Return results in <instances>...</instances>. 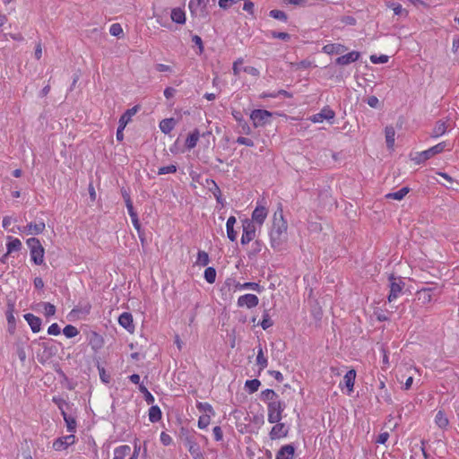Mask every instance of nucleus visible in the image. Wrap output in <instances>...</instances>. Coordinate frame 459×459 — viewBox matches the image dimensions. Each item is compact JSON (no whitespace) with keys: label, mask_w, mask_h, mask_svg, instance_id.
Listing matches in <instances>:
<instances>
[{"label":"nucleus","mask_w":459,"mask_h":459,"mask_svg":"<svg viewBox=\"0 0 459 459\" xmlns=\"http://www.w3.org/2000/svg\"><path fill=\"white\" fill-rule=\"evenodd\" d=\"M288 223L283 216L281 206L273 214L272 229L269 232L271 247L278 249L287 239Z\"/></svg>","instance_id":"obj_1"},{"label":"nucleus","mask_w":459,"mask_h":459,"mask_svg":"<svg viewBox=\"0 0 459 459\" xmlns=\"http://www.w3.org/2000/svg\"><path fill=\"white\" fill-rule=\"evenodd\" d=\"M446 148L448 151H451L453 149V145H450L446 141L438 143L437 144L430 147L428 150L416 152L414 156L411 157V160L414 161L415 164L423 163L424 161L429 160L434 155L443 152Z\"/></svg>","instance_id":"obj_2"},{"label":"nucleus","mask_w":459,"mask_h":459,"mask_svg":"<svg viewBox=\"0 0 459 459\" xmlns=\"http://www.w3.org/2000/svg\"><path fill=\"white\" fill-rule=\"evenodd\" d=\"M28 247L30 248V260L36 265H41L44 264L45 249L37 238H28L26 241Z\"/></svg>","instance_id":"obj_3"},{"label":"nucleus","mask_w":459,"mask_h":459,"mask_svg":"<svg viewBox=\"0 0 459 459\" xmlns=\"http://www.w3.org/2000/svg\"><path fill=\"white\" fill-rule=\"evenodd\" d=\"M268 216V207L267 202L264 197L258 199L255 203V208L252 212L251 219L249 221H253V224L258 227H262V225L266 221Z\"/></svg>","instance_id":"obj_4"},{"label":"nucleus","mask_w":459,"mask_h":459,"mask_svg":"<svg viewBox=\"0 0 459 459\" xmlns=\"http://www.w3.org/2000/svg\"><path fill=\"white\" fill-rule=\"evenodd\" d=\"M389 281V294L387 299L389 302H393L396 300L402 294L403 290L405 286V283L402 277L396 276L394 273H391L388 276Z\"/></svg>","instance_id":"obj_5"},{"label":"nucleus","mask_w":459,"mask_h":459,"mask_svg":"<svg viewBox=\"0 0 459 459\" xmlns=\"http://www.w3.org/2000/svg\"><path fill=\"white\" fill-rule=\"evenodd\" d=\"M286 408L285 403L278 399L277 401H271L267 403V420L270 423L281 421L282 413Z\"/></svg>","instance_id":"obj_6"},{"label":"nucleus","mask_w":459,"mask_h":459,"mask_svg":"<svg viewBox=\"0 0 459 459\" xmlns=\"http://www.w3.org/2000/svg\"><path fill=\"white\" fill-rule=\"evenodd\" d=\"M242 223V235L240 238L241 245L246 246L253 241L256 237V227L249 219H244Z\"/></svg>","instance_id":"obj_7"},{"label":"nucleus","mask_w":459,"mask_h":459,"mask_svg":"<svg viewBox=\"0 0 459 459\" xmlns=\"http://www.w3.org/2000/svg\"><path fill=\"white\" fill-rule=\"evenodd\" d=\"M273 113L265 109H254L250 114L254 127H261L270 122Z\"/></svg>","instance_id":"obj_8"},{"label":"nucleus","mask_w":459,"mask_h":459,"mask_svg":"<svg viewBox=\"0 0 459 459\" xmlns=\"http://www.w3.org/2000/svg\"><path fill=\"white\" fill-rule=\"evenodd\" d=\"M269 432V437L271 440H280L288 437L290 432V427L284 422H274Z\"/></svg>","instance_id":"obj_9"},{"label":"nucleus","mask_w":459,"mask_h":459,"mask_svg":"<svg viewBox=\"0 0 459 459\" xmlns=\"http://www.w3.org/2000/svg\"><path fill=\"white\" fill-rule=\"evenodd\" d=\"M356 377V370L351 368L344 375L342 381L339 385L342 391H343L344 388L346 389L345 393L348 395H350L354 390Z\"/></svg>","instance_id":"obj_10"},{"label":"nucleus","mask_w":459,"mask_h":459,"mask_svg":"<svg viewBox=\"0 0 459 459\" xmlns=\"http://www.w3.org/2000/svg\"><path fill=\"white\" fill-rule=\"evenodd\" d=\"M76 441L74 435H67L54 440L52 447L55 451L60 452L66 450L70 446L74 445Z\"/></svg>","instance_id":"obj_11"},{"label":"nucleus","mask_w":459,"mask_h":459,"mask_svg":"<svg viewBox=\"0 0 459 459\" xmlns=\"http://www.w3.org/2000/svg\"><path fill=\"white\" fill-rule=\"evenodd\" d=\"M335 117L334 111L328 106L324 107L319 113L314 114L309 117L312 123H322L324 120L330 121Z\"/></svg>","instance_id":"obj_12"},{"label":"nucleus","mask_w":459,"mask_h":459,"mask_svg":"<svg viewBox=\"0 0 459 459\" xmlns=\"http://www.w3.org/2000/svg\"><path fill=\"white\" fill-rule=\"evenodd\" d=\"M259 303V299L255 294H244L238 297L237 304L239 307L253 308L255 307Z\"/></svg>","instance_id":"obj_13"},{"label":"nucleus","mask_w":459,"mask_h":459,"mask_svg":"<svg viewBox=\"0 0 459 459\" xmlns=\"http://www.w3.org/2000/svg\"><path fill=\"white\" fill-rule=\"evenodd\" d=\"M118 324L130 333H133L134 332L135 327L134 324L133 316L131 313H122L118 317Z\"/></svg>","instance_id":"obj_14"},{"label":"nucleus","mask_w":459,"mask_h":459,"mask_svg":"<svg viewBox=\"0 0 459 459\" xmlns=\"http://www.w3.org/2000/svg\"><path fill=\"white\" fill-rule=\"evenodd\" d=\"M46 225L43 221H39L37 222H30L22 231L25 232L27 235H39L41 234L45 230Z\"/></svg>","instance_id":"obj_15"},{"label":"nucleus","mask_w":459,"mask_h":459,"mask_svg":"<svg viewBox=\"0 0 459 459\" xmlns=\"http://www.w3.org/2000/svg\"><path fill=\"white\" fill-rule=\"evenodd\" d=\"M360 56L359 52L351 51L348 54L342 55L335 59V64L339 65H347L351 63L356 62Z\"/></svg>","instance_id":"obj_16"},{"label":"nucleus","mask_w":459,"mask_h":459,"mask_svg":"<svg viewBox=\"0 0 459 459\" xmlns=\"http://www.w3.org/2000/svg\"><path fill=\"white\" fill-rule=\"evenodd\" d=\"M295 447L291 444L282 446L276 453L275 459H293Z\"/></svg>","instance_id":"obj_17"},{"label":"nucleus","mask_w":459,"mask_h":459,"mask_svg":"<svg viewBox=\"0 0 459 459\" xmlns=\"http://www.w3.org/2000/svg\"><path fill=\"white\" fill-rule=\"evenodd\" d=\"M24 319L29 324L33 333H39L41 329V319L31 313L24 315Z\"/></svg>","instance_id":"obj_18"},{"label":"nucleus","mask_w":459,"mask_h":459,"mask_svg":"<svg viewBox=\"0 0 459 459\" xmlns=\"http://www.w3.org/2000/svg\"><path fill=\"white\" fill-rule=\"evenodd\" d=\"M323 52L327 55L342 54L347 50L344 45L339 43H331L325 45L322 48Z\"/></svg>","instance_id":"obj_19"},{"label":"nucleus","mask_w":459,"mask_h":459,"mask_svg":"<svg viewBox=\"0 0 459 459\" xmlns=\"http://www.w3.org/2000/svg\"><path fill=\"white\" fill-rule=\"evenodd\" d=\"M186 446L193 459H205L204 455L200 450V446L196 442L187 440Z\"/></svg>","instance_id":"obj_20"},{"label":"nucleus","mask_w":459,"mask_h":459,"mask_svg":"<svg viewBox=\"0 0 459 459\" xmlns=\"http://www.w3.org/2000/svg\"><path fill=\"white\" fill-rule=\"evenodd\" d=\"M131 454V447L128 445H122L114 449L113 459H126Z\"/></svg>","instance_id":"obj_21"},{"label":"nucleus","mask_w":459,"mask_h":459,"mask_svg":"<svg viewBox=\"0 0 459 459\" xmlns=\"http://www.w3.org/2000/svg\"><path fill=\"white\" fill-rule=\"evenodd\" d=\"M200 132L198 129H195L193 132L189 134V135L186 139V147L188 150H192L195 148L199 141Z\"/></svg>","instance_id":"obj_22"},{"label":"nucleus","mask_w":459,"mask_h":459,"mask_svg":"<svg viewBox=\"0 0 459 459\" xmlns=\"http://www.w3.org/2000/svg\"><path fill=\"white\" fill-rule=\"evenodd\" d=\"M446 130H447L446 122L439 120L436 123V125L432 130L431 136L433 138H437L439 136H442L446 134Z\"/></svg>","instance_id":"obj_23"},{"label":"nucleus","mask_w":459,"mask_h":459,"mask_svg":"<svg viewBox=\"0 0 459 459\" xmlns=\"http://www.w3.org/2000/svg\"><path fill=\"white\" fill-rule=\"evenodd\" d=\"M171 20L178 24H184L186 22V13L181 8H174L171 11Z\"/></svg>","instance_id":"obj_24"},{"label":"nucleus","mask_w":459,"mask_h":459,"mask_svg":"<svg viewBox=\"0 0 459 459\" xmlns=\"http://www.w3.org/2000/svg\"><path fill=\"white\" fill-rule=\"evenodd\" d=\"M385 141L387 148L390 150L394 149V141H395V131L394 128L391 126H386L385 129Z\"/></svg>","instance_id":"obj_25"},{"label":"nucleus","mask_w":459,"mask_h":459,"mask_svg":"<svg viewBox=\"0 0 459 459\" xmlns=\"http://www.w3.org/2000/svg\"><path fill=\"white\" fill-rule=\"evenodd\" d=\"M162 412L159 406L152 405L149 409L148 417L149 420L152 423L158 422L161 420Z\"/></svg>","instance_id":"obj_26"},{"label":"nucleus","mask_w":459,"mask_h":459,"mask_svg":"<svg viewBox=\"0 0 459 459\" xmlns=\"http://www.w3.org/2000/svg\"><path fill=\"white\" fill-rule=\"evenodd\" d=\"M409 192H410V188L407 187V186H404V187H402L401 189H399L396 192L388 193L387 195H385V198L386 199H394V200L401 201V200H403L406 196V195Z\"/></svg>","instance_id":"obj_27"},{"label":"nucleus","mask_w":459,"mask_h":459,"mask_svg":"<svg viewBox=\"0 0 459 459\" xmlns=\"http://www.w3.org/2000/svg\"><path fill=\"white\" fill-rule=\"evenodd\" d=\"M174 118H165L160 122V129L164 134H169L175 127Z\"/></svg>","instance_id":"obj_28"},{"label":"nucleus","mask_w":459,"mask_h":459,"mask_svg":"<svg viewBox=\"0 0 459 459\" xmlns=\"http://www.w3.org/2000/svg\"><path fill=\"white\" fill-rule=\"evenodd\" d=\"M90 344L95 350L100 349L104 344V339L98 333L92 332L90 338Z\"/></svg>","instance_id":"obj_29"},{"label":"nucleus","mask_w":459,"mask_h":459,"mask_svg":"<svg viewBox=\"0 0 459 459\" xmlns=\"http://www.w3.org/2000/svg\"><path fill=\"white\" fill-rule=\"evenodd\" d=\"M435 423L440 429H446L448 426L449 420H448L446 413L443 411H438L437 412V414L435 416Z\"/></svg>","instance_id":"obj_30"},{"label":"nucleus","mask_w":459,"mask_h":459,"mask_svg":"<svg viewBox=\"0 0 459 459\" xmlns=\"http://www.w3.org/2000/svg\"><path fill=\"white\" fill-rule=\"evenodd\" d=\"M256 364L259 367L260 371H262L265 368H267V365H268V359L264 356L263 348L261 346H259L258 351H257Z\"/></svg>","instance_id":"obj_31"},{"label":"nucleus","mask_w":459,"mask_h":459,"mask_svg":"<svg viewBox=\"0 0 459 459\" xmlns=\"http://www.w3.org/2000/svg\"><path fill=\"white\" fill-rule=\"evenodd\" d=\"M196 408L201 414L215 415V411L209 403L198 402Z\"/></svg>","instance_id":"obj_32"},{"label":"nucleus","mask_w":459,"mask_h":459,"mask_svg":"<svg viewBox=\"0 0 459 459\" xmlns=\"http://www.w3.org/2000/svg\"><path fill=\"white\" fill-rule=\"evenodd\" d=\"M261 385V382L258 379H251L247 380L245 383V387L247 388L249 394H254L256 392Z\"/></svg>","instance_id":"obj_33"},{"label":"nucleus","mask_w":459,"mask_h":459,"mask_svg":"<svg viewBox=\"0 0 459 459\" xmlns=\"http://www.w3.org/2000/svg\"><path fill=\"white\" fill-rule=\"evenodd\" d=\"M210 262L209 255L205 251L200 250L197 253L195 264L200 266H206Z\"/></svg>","instance_id":"obj_34"},{"label":"nucleus","mask_w":459,"mask_h":459,"mask_svg":"<svg viewBox=\"0 0 459 459\" xmlns=\"http://www.w3.org/2000/svg\"><path fill=\"white\" fill-rule=\"evenodd\" d=\"M261 395L262 399L267 403H271V401H277L279 399L278 394L273 389L264 390Z\"/></svg>","instance_id":"obj_35"},{"label":"nucleus","mask_w":459,"mask_h":459,"mask_svg":"<svg viewBox=\"0 0 459 459\" xmlns=\"http://www.w3.org/2000/svg\"><path fill=\"white\" fill-rule=\"evenodd\" d=\"M386 6L393 10L394 15H408V12L398 3H387Z\"/></svg>","instance_id":"obj_36"},{"label":"nucleus","mask_w":459,"mask_h":459,"mask_svg":"<svg viewBox=\"0 0 459 459\" xmlns=\"http://www.w3.org/2000/svg\"><path fill=\"white\" fill-rule=\"evenodd\" d=\"M138 111V107L134 106L132 108L127 109L119 118L121 121H126L125 124H128L132 117L136 114Z\"/></svg>","instance_id":"obj_37"},{"label":"nucleus","mask_w":459,"mask_h":459,"mask_svg":"<svg viewBox=\"0 0 459 459\" xmlns=\"http://www.w3.org/2000/svg\"><path fill=\"white\" fill-rule=\"evenodd\" d=\"M214 415H207V414H201L198 419V428L201 429H206L210 423L211 420Z\"/></svg>","instance_id":"obj_38"},{"label":"nucleus","mask_w":459,"mask_h":459,"mask_svg":"<svg viewBox=\"0 0 459 459\" xmlns=\"http://www.w3.org/2000/svg\"><path fill=\"white\" fill-rule=\"evenodd\" d=\"M64 420L66 423V428L69 432H74L76 428V421L74 418L67 416L65 411H62Z\"/></svg>","instance_id":"obj_39"},{"label":"nucleus","mask_w":459,"mask_h":459,"mask_svg":"<svg viewBox=\"0 0 459 459\" xmlns=\"http://www.w3.org/2000/svg\"><path fill=\"white\" fill-rule=\"evenodd\" d=\"M204 279L208 283H213L216 280V270L213 267H207L204 270Z\"/></svg>","instance_id":"obj_40"},{"label":"nucleus","mask_w":459,"mask_h":459,"mask_svg":"<svg viewBox=\"0 0 459 459\" xmlns=\"http://www.w3.org/2000/svg\"><path fill=\"white\" fill-rule=\"evenodd\" d=\"M21 247L22 242L19 238H10V241L7 243V250L9 253L15 250H19Z\"/></svg>","instance_id":"obj_41"},{"label":"nucleus","mask_w":459,"mask_h":459,"mask_svg":"<svg viewBox=\"0 0 459 459\" xmlns=\"http://www.w3.org/2000/svg\"><path fill=\"white\" fill-rule=\"evenodd\" d=\"M63 333L67 338H73V337H75L79 333V331L75 326H74L72 325H67L63 329Z\"/></svg>","instance_id":"obj_42"},{"label":"nucleus","mask_w":459,"mask_h":459,"mask_svg":"<svg viewBox=\"0 0 459 459\" xmlns=\"http://www.w3.org/2000/svg\"><path fill=\"white\" fill-rule=\"evenodd\" d=\"M109 33L112 36L121 38L124 35V30L122 26L119 23H113L109 27Z\"/></svg>","instance_id":"obj_43"},{"label":"nucleus","mask_w":459,"mask_h":459,"mask_svg":"<svg viewBox=\"0 0 459 459\" xmlns=\"http://www.w3.org/2000/svg\"><path fill=\"white\" fill-rule=\"evenodd\" d=\"M269 15L273 19L280 20L282 22H286L288 19L284 12L276 9L270 11Z\"/></svg>","instance_id":"obj_44"},{"label":"nucleus","mask_w":459,"mask_h":459,"mask_svg":"<svg viewBox=\"0 0 459 459\" xmlns=\"http://www.w3.org/2000/svg\"><path fill=\"white\" fill-rule=\"evenodd\" d=\"M177 172V166L174 164L160 167L158 170V175L173 174Z\"/></svg>","instance_id":"obj_45"},{"label":"nucleus","mask_w":459,"mask_h":459,"mask_svg":"<svg viewBox=\"0 0 459 459\" xmlns=\"http://www.w3.org/2000/svg\"><path fill=\"white\" fill-rule=\"evenodd\" d=\"M431 289H422L419 291L420 294V299H422L424 303H429L432 299V296L430 294Z\"/></svg>","instance_id":"obj_46"},{"label":"nucleus","mask_w":459,"mask_h":459,"mask_svg":"<svg viewBox=\"0 0 459 459\" xmlns=\"http://www.w3.org/2000/svg\"><path fill=\"white\" fill-rule=\"evenodd\" d=\"M212 183L213 185V188L211 189V191L212 192L214 197L216 198V201L219 203V204H222V195H221V191L220 189V187L217 186V184L212 180Z\"/></svg>","instance_id":"obj_47"},{"label":"nucleus","mask_w":459,"mask_h":459,"mask_svg":"<svg viewBox=\"0 0 459 459\" xmlns=\"http://www.w3.org/2000/svg\"><path fill=\"white\" fill-rule=\"evenodd\" d=\"M44 314L46 316H52L56 314V307L48 302L43 303Z\"/></svg>","instance_id":"obj_48"},{"label":"nucleus","mask_w":459,"mask_h":459,"mask_svg":"<svg viewBox=\"0 0 459 459\" xmlns=\"http://www.w3.org/2000/svg\"><path fill=\"white\" fill-rule=\"evenodd\" d=\"M388 56L386 55H381L379 56H376V55H372L370 56V61L373 63V64H385L388 62Z\"/></svg>","instance_id":"obj_49"},{"label":"nucleus","mask_w":459,"mask_h":459,"mask_svg":"<svg viewBox=\"0 0 459 459\" xmlns=\"http://www.w3.org/2000/svg\"><path fill=\"white\" fill-rule=\"evenodd\" d=\"M260 325L264 330L268 329L269 327H271L273 325L272 319L270 318V316L267 313L264 314L263 320Z\"/></svg>","instance_id":"obj_50"},{"label":"nucleus","mask_w":459,"mask_h":459,"mask_svg":"<svg viewBox=\"0 0 459 459\" xmlns=\"http://www.w3.org/2000/svg\"><path fill=\"white\" fill-rule=\"evenodd\" d=\"M226 231L228 238L232 242L236 241L238 232L235 230L234 227H226Z\"/></svg>","instance_id":"obj_51"},{"label":"nucleus","mask_w":459,"mask_h":459,"mask_svg":"<svg viewBox=\"0 0 459 459\" xmlns=\"http://www.w3.org/2000/svg\"><path fill=\"white\" fill-rule=\"evenodd\" d=\"M237 143L238 144L246 145V146H249V147H253L254 146L253 140H251L250 138H247V137H244V136L238 137Z\"/></svg>","instance_id":"obj_52"},{"label":"nucleus","mask_w":459,"mask_h":459,"mask_svg":"<svg viewBox=\"0 0 459 459\" xmlns=\"http://www.w3.org/2000/svg\"><path fill=\"white\" fill-rule=\"evenodd\" d=\"M60 327L56 323L50 325L48 328V333L50 335H58L60 333Z\"/></svg>","instance_id":"obj_53"},{"label":"nucleus","mask_w":459,"mask_h":459,"mask_svg":"<svg viewBox=\"0 0 459 459\" xmlns=\"http://www.w3.org/2000/svg\"><path fill=\"white\" fill-rule=\"evenodd\" d=\"M192 41L194 42V44L195 46L198 47L199 54H202L204 51V45H203V40H202L201 37H199L198 35H195L192 38Z\"/></svg>","instance_id":"obj_54"},{"label":"nucleus","mask_w":459,"mask_h":459,"mask_svg":"<svg viewBox=\"0 0 459 459\" xmlns=\"http://www.w3.org/2000/svg\"><path fill=\"white\" fill-rule=\"evenodd\" d=\"M160 442L164 446H169L172 443V437L166 432L160 433Z\"/></svg>","instance_id":"obj_55"},{"label":"nucleus","mask_w":459,"mask_h":459,"mask_svg":"<svg viewBox=\"0 0 459 459\" xmlns=\"http://www.w3.org/2000/svg\"><path fill=\"white\" fill-rule=\"evenodd\" d=\"M367 103H368V105L369 107L374 108H377V107L379 106V100H378V99H377L376 96H374V95L369 96V97L368 98V100H367Z\"/></svg>","instance_id":"obj_56"},{"label":"nucleus","mask_w":459,"mask_h":459,"mask_svg":"<svg viewBox=\"0 0 459 459\" xmlns=\"http://www.w3.org/2000/svg\"><path fill=\"white\" fill-rule=\"evenodd\" d=\"M244 290H260V285L257 282H244Z\"/></svg>","instance_id":"obj_57"},{"label":"nucleus","mask_w":459,"mask_h":459,"mask_svg":"<svg viewBox=\"0 0 459 459\" xmlns=\"http://www.w3.org/2000/svg\"><path fill=\"white\" fill-rule=\"evenodd\" d=\"M212 433H213L214 439L216 441H221L222 439L223 435H222V430H221V427H219V426L214 427L212 429Z\"/></svg>","instance_id":"obj_58"},{"label":"nucleus","mask_w":459,"mask_h":459,"mask_svg":"<svg viewBox=\"0 0 459 459\" xmlns=\"http://www.w3.org/2000/svg\"><path fill=\"white\" fill-rule=\"evenodd\" d=\"M244 71H245L247 74H250V75H252V76H255V77L259 76V74H260V73H259V71H258V69H256V68H255V67H254V66H246V67L244 68Z\"/></svg>","instance_id":"obj_59"},{"label":"nucleus","mask_w":459,"mask_h":459,"mask_svg":"<svg viewBox=\"0 0 459 459\" xmlns=\"http://www.w3.org/2000/svg\"><path fill=\"white\" fill-rule=\"evenodd\" d=\"M99 373H100V377L102 382H104V383L109 382V376L106 373L104 368L99 367Z\"/></svg>","instance_id":"obj_60"},{"label":"nucleus","mask_w":459,"mask_h":459,"mask_svg":"<svg viewBox=\"0 0 459 459\" xmlns=\"http://www.w3.org/2000/svg\"><path fill=\"white\" fill-rule=\"evenodd\" d=\"M242 63H243L242 58H238L237 61H235L233 63L232 70H233V73L235 75L239 74V72H240L239 65H242Z\"/></svg>","instance_id":"obj_61"},{"label":"nucleus","mask_w":459,"mask_h":459,"mask_svg":"<svg viewBox=\"0 0 459 459\" xmlns=\"http://www.w3.org/2000/svg\"><path fill=\"white\" fill-rule=\"evenodd\" d=\"M389 438V434L387 432L380 433L377 437V443L378 444H385V442Z\"/></svg>","instance_id":"obj_62"},{"label":"nucleus","mask_w":459,"mask_h":459,"mask_svg":"<svg viewBox=\"0 0 459 459\" xmlns=\"http://www.w3.org/2000/svg\"><path fill=\"white\" fill-rule=\"evenodd\" d=\"M234 4V0H219V6L227 9Z\"/></svg>","instance_id":"obj_63"},{"label":"nucleus","mask_w":459,"mask_h":459,"mask_svg":"<svg viewBox=\"0 0 459 459\" xmlns=\"http://www.w3.org/2000/svg\"><path fill=\"white\" fill-rule=\"evenodd\" d=\"M273 37L283 40L290 39V35L287 32H273Z\"/></svg>","instance_id":"obj_64"}]
</instances>
